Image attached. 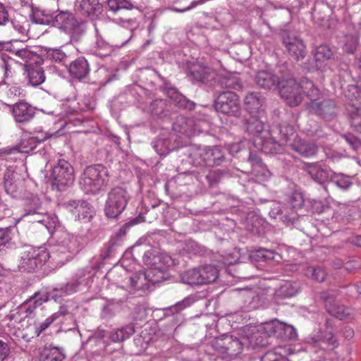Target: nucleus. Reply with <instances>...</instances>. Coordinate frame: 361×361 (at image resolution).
<instances>
[{
  "label": "nucleus",
  "mask_w": 361,
  "mask_h": 361,
  "mask_svg": "<svg viewBox=\"0 0 361 361\" xmlns=\"http://www.w3.org/2000/svg\"><path fill=\"white\" fill-rule=\"evenodd\" d=\"M302 92L305 94L310 99L308 106L314 113L321 116L331 115L334 113V102L331 100L319 102V90L307 78L302 79L299 83H297L295 80H289L288 85L283 86L281 90V97L290 106H296L301 103L303 98Z\"/></svg>",
  "instance_id": "1"
},
{
  "label": "nucleus",
  "mask_w": 361,
  "mask_h": 361,
  "mask_svg": "<svg viewBox=\"0 0 361 361\" xmlns=\"http://www.w3.org/2000/svg\"><path fill=\"white\" fill-rule=\"evenodd\" d=\"M322 342L327 343L329 345L334 346L336 343V339L331 332L326 333L321 340Z\"/></svg>",
  "instance_id": "64"
},
{
  "label": "nucleus",
  "mask_w": 361,
  "mask_h": 361,
  "mask_svg": "<svg viewBox=\"0 0 361 361\" xmlns=\"http://www.w3.org/2000/svg\"><path fill=\"white\" fill-rule=\"evenodd\" d=\"M344 94L350 100H353V99L355 98L361 101V90L355 85H348Z\"/></svg>",
  "instance_id": "54"
},
{
  "label": "nucleus",
  "mask_w": 361,
  "mask_h": 361,
  "mask_svg": "<svg viewBox=\"0 0 361 361\" xmlns=\"http://www.w3.org/2000/svg\"><path fill=\"white\" fill-rule=\"evenodd\" d=\"M209 124L205 121H195L192 119H185L181 117L174 124L173 128L180 133H185L188 135H194L200 133L207 130Z\"/></svg>",
  "instance_id": "13"
},
{
  "label": "nucleus",
  "mask_w": 361,
  "mask_h": 361,
  "mask_svg": "<svg viewBox=\"0 0 361 361\" xmlns=\"http://www.w3.org/2000/svg\"><path fill=\"white\" fill-rule=\"evenodd\" d=\"M53 186L58 190H64L74 181V171L72 166L64 159H59L52 169Z\"/></svg>",
  "instance_id": "10"
},
{
  "label": "nucleus",
  "mask_w": 361,
  "mask_h": 361,
  "mask_svg": "<svg viewBox=\"0 0 361 361\" xmlns=\"http://www.w3.org/2000/svg\"><path fill=\"white\" fill-rule=\"evenodd\" d=\"M153 148L160 156H166L171 151L168 134H164L152 142Z\"/></svg>",
  "instance_id": "37"
},
{
  "label": "nucleus",
  "mask_w": 361,
  "mask_h": 361,
  "mask_svg": "<svg viewBox=\"0 0 361 361\" xmlns=\"http://www.w3.org/2000/svg\"><path fill=\"white\" fill-rule=\"evenodd\" d=\"M247 130L252 134H259L264 130V123L259 116L251 115L247 121Z\"/></svg>",
  "instance_id": "46"
},
{
  "label": "nucleus",
  "mask_w": 361,
  "mask_h": 361,
  "mask_svg": "<svg viewBox=\"0 0 361 361\" xmlns=\"http://www.w3.org/2000/svg\"><path fill=\"white\" fill-rule=\"evenodd\" d=\"M253 166V171L256 176L259 175V170L263 172V176L267 178L270 176V172L263 165L261 159L256 154L250 153L248 159Z\"/></svg>",
  "instance_id": "44"
},
{
  "label": "nucleus",
  "mask_w": 361,
  "mask_h": 361,
  "mask_svg": "<svg viewBox=\"0 0 361 361\" xmlns=\"http://www.w3.org/2000/svg\"><path fill=\"white\" fill-rule=\"evenodd\" d=\"M108 169L102 164L87 167L80 179V186L85 193H97L104 189L109 182Z\"/></svg>",
  "instance_id": "4"
},
{
  "label": "nucleus",
  "mask_w": 361,
  "mask_h": 361,
  "mask_svg": "<svg viewBox=\"0 0 361 361\" xmlns=\"http://www.w3.org/2000/svg\"><path fill=\"white\" fill-rule=\"evenodd\" d=\"M0 90L5 99H14L25 96V90L14 80L4 81V83L0 87Z\"/></svg>",
  "instance_id": "24"
},
{
  "label": "nucleus",
  "mask_w": 361,
  "mask_h": 361,
  "mask_svg": "<svg viewBox=\"0 0 361 361\" xmlns=\"http://www.w3.org/2000/svg\"><path fill=\"white\" fill-rule=\"evenodd\" d=\"M206 147L192 146L189 149V157L192 159V164L195 166L204 165V156Z\"/></svg>",
  "instance_id": "38"
},
{
  "label": "nucleus",
  "mask_w": 361,
  "mask_h": 361,
  "mask_svg": "<svg viewBox=\"0 0 361 361\" xmlns=\"http://www.w3.org/2000/svg\"><path fill=\"white\" fill-rule=\"evenodd\" d=\"M65 207L78 220L89 221L92 210L89 203L82 200H71L64 203Z\"/></svg>",
  "instance_id": "15"
},
{
  "label": "nucleus",
  "mask_w": 361,
  "mask_h": 361,
  "mask_svg": "<svg viewBox=\"0 0 361 361\" xmlns=\"http://www.w3.org/2000/svg\"><path fill=\"white\" fill-rule=\"evenodd\" d=\"M348 109L351 126L357 132L361 133V107L353 104Z\"/></svg>",
  "instance_id": "43"
},
{
  "label": "nucleus",
  "mask_w": 361,
  "mask_h": 361,
  "mask_svg": "<svg viewBox=\"0 0 361 361\" xmlns=\"http://www.w3.org/2000/svg\"><path fill=\"white\" fill-rule=\"evenodd\" d=\"M291 79L295 80L293 78H290L285 80L283 78L281 82H279V78L269 71H260L255 76V82L257 85L268 90L276 88L279 85H280L279 88L281 90L283 86L288 85V81ZM279 92L281 95V90H279Z\"/></svg>",
  "instance_id": "16"
},
{
  "label": "nucleus",
  "mask_w": 361,
  "mask_h": 361,
  "mask_svg": "<svg viewBox=\"0 0 361 361\" xmlns=\"http://www.w3.org/2000/svg\"><path fill=\"white\" fill-rule=\"evenodd\" d=\"M257 257L264 259V260L274 259L275 258V252L264 248H260L257 251Z\"/></svg>",
  "instance_id": "57"
},
{
  "label": "nucleus",
  "mask_w": 361,
  "mask_h": 361,
  "mask_svg": "<svg viewBox=\"0 0 361 361\" xmlns=\"http://www.w3.org/2000/svg\"><path fill=\"white\" fill-rule=\"evenodd\" d=\"M106 4L109 10L114 13L121 9L139 8V4L133 0H107Z\"/></svg>",
  "instance_id": "29"
},
{
  "label": "nucleus",
  "mask_w": 361,
  "mask_h": 361,
  "mask_svg": "<svg viewBox=\"0 0 361 361\" xmlns=\"http://www.w3.org/2000/svg\"><path fill=\"white\" fill-rule=\"evenodd\" d=\"M216 111L238 117L240 115V104L238 96L233 92L225 91L219 94L215 100Z\"/></svg>",
  "instance_id": "11"
},
{
  "label": "nucleus",
  "mask_w": 361,
  "mask_h": 361,
  "mask_svg": "<svg viewBox=\"0 0 361 361\" xmlns=\"http://www.w3.org/2000/svg\"><path fill=\"white\" fill-rule=\"evenodd\" d=\"M205 1L206 0L193 1L191 2L190 6H188L184 8H178L176 7H172V8H170V10L175 11V12L183 13V12L188 11H190V10L194 8L197 5L203 4Z\"/></svg>",
  "instance_id": "61"
},
{
  "label": "nucleus",
  "mask_w": 361,
  "mask_h": 361,
  "mask_svg": "<svg viewBox=\"0 0 361 361\" xmlns=\"http://www.w3.org/2000/svg\"><path fill=\"white\" fill-rule=\"evenodd\" d=\"M48 57L56 62H63L66 59V54L60 49H52L47 51Z\"/></svg>",
  "instance_id": "52"
},
{
  "label": "nucleus",
  "mask_w": 361,
  "mask_h": 361,
  "mask_svg": "<svg viewBox=\"0 0 361 361\" xmlns=\"http://www.w3.org/2000/svg\"><path fill=\"white\" fill-rule=\"evenodd\" d=\"M254 143L258 145V148L264 153L279 154L282 152V142H276L274 138L269 137L262 140L259 136H256Z\"/></svg>",
  "instance_id": "25"
},
{
  "label": "nucleus",
  "mask_w": 361,
  "mask_h": 361,
  "mask_svg": "<svg viewBox=\"0 0 361 361\" xmlns=\"http://www.w3.org/2000/svg\"><path fill=\"white\" fill-rule=\"evenodd\" d=\"M279 133L281 135L280 142L283 145H287L290 147V143L294 142L295 139L298 137L295 133V130L291 126H283L280 127Z\"/></svg>",
  "instance_id": "41"
},
{
  "label": "nucleus",
  "mask_w": 361,
  "mask_h": 361,
  "mask_svg": "<svg viewBox=\"0 0 361 361\" xmlns=\"http://www.w3.org/2000/svg\"><path fill=\"white\" fill-rule=\"evenodd\" d=\"M238 334L239 337L223 335L215 338L212 342L213 348L224 358L233 359L245 347L255 348L264 345L261 326H244Z\"/></svg>",
  "instance_id": "2"
},
{
  "label": "nucleus",
  "mask_w": 361,
  "mask_h": 361,
  "mask_svg": "<svg viewBox=\"0 0 361 361\" xmlns=\"http://www.w3.org/2000/svg\"><path fill=\"white\" fill-rule=\"evenodd\" d=\"M262 361H289L286 357L277 355L273 352H267L262 357Z\"/></svg>",
  "instance_id": "59"
},
{
  "label": "nucleus",
  "mask_w": 361,
  "mask_h": 361,
  "mask_svg": "<svg viewBox=\"0 0 361 361\" xmlns=\"http://www.w3.org/2000/svg\"><path fill=\"white\" fill-rule=\"evenodd\" d=\"M113 51V47L109 43L102 39H98L94 53L99 57H105L111 54Z\"/></svg>",
  "instance_id": "48"
},
{
  "label": "nucleus",
  "mask_w": 361,
  "mask_h": 361,
  "mask_svg": "<svg viewBox=\"0 0 361 361\" xmlns=\"http://www.w3.org/2000/svg\"><path fill=\"white\" fill-rule=\"evenodd\" d=\"M80 7L87 16H97L102 11V4L99 0H82Z\"/></svg>",
  "instance_id": "35"
},
{
  "label": "nucleus",
  "mask_w": 361,
  "mask_h": 361,
  "mask_svg": "<svg viewBox=\"0 0 361 361\" xmlns=\"http://www.w3.org/2000/svg\"><path fill=\"white\" fill-rule=\"evenodd\" d=\"M264 103V98L260 93L252 92L248 93L245 97V105L250 114L258 113L262 114L259 111Z\"/></svg>",
  "instance_id": "27"
},
{
  "label": "nucleus",
  "mask_w": 361,
  "mask_h": 361,
  "mask_svg": "<svg viewBox=\"0 0 361 361\" xmlns=\"http://www.w3.org/2000/svg\"><path fill=\"white\" fill-rule=\"evenodd\" d=\"M323 298L324 300L325 307L327 312L332 316L338 318L340 320L347 319L352 314V310L345 306L339 305L334 297L324 294Z\"/></svg>",
  "instance_id": "19"
},
{
  "label": "nucleus",
  "mask_w": 361,
  "mask_h": 361,
  "mask_svg": "<svg viewBox=\"0 0 361 361\" xmlns=\"http://www.w3.org/2000/svg\"><path fill=\"white\" fill-rule=\"evenodd\" d=\"M130 200L127 190L117 187L108 193L105 205V214L109 218H117L125 209Z\"/></svg>",
  "instance_id": "8"
},
{
  "label": "nucleus",
  "mask_w": 361,
  "mask_h": 361,
  "mask_svg": "<svg viewBox=\"0 0 361 361\" xmlns=\"http://www.w3.org/2000/svg\"><path fill=\"white\" fill-rule=\"evenodd\" d=\"M14 56L24 62L23 75L27 85L37 87L42 84L46 79L43 68L40 65V58L38 54L30 49L13 47L9 49Z\"/></svg>",
  "instance_id": "3"
},
{
  "label": "nucleus",
  "mask_w": 361,
  "mask_h": 361,
  "mask_svg": "<svg viewBox=\"0 0 361 361\" xmlns=\"http://www.w3.org/2000/svg\"><path fill=\"white\" fill-rule=\"evenodd\" d=\"M205 152L207 153V155L204 157L205 166H219L224 160V154L217 147H206Z\"/></svg>",
  "instance_id": "28"
},
{
  "label": "nucleus",
  "mask_w": 361,
  "mask_h": 361,
  "mask_svg": "<svg viewBox=\"0 0 361 361\" xmlns=\"http://www.w3.org/2000/svg\"><path fill=\"white\" fill-rule=\"evenodd\" d=\"M141 276L145 280L152 283H157L165 279V274L163 270L157 267L147 269Z\"/></svg>",
  "instance_id": "39"
},
{
  "label": "nucleus",
  "mask_w": 361,
  "mask_h": 361,
  "mask_svg": "<svg viewBox=\"0 0 361 361\" xmlns=\"http://www.w3.org/2000/svg\"><path fill=\"white\" fill-rule=\"evenodd\" d=\"M56 320V315H51L47 318L44 322L40 324L39 328L37 329V336L43 331L47 329Z\"/></svg>",
  "instance_id": "62"
},
{
  "label": "nucleus",
  "mask_w": 361,
  "mask_h": 361,
  "mask_svg": "<svg viewBox=\"0 0 361 361\" xmlns=\"http://www.w3.org/2000/svg\"><path fill=\"white\" fill-rule=\"evenodd\" d=\"M353 176L333 171L329 180L341 190H347L353 185Z\"/></svg>",
  "instance_id": "34"
},
{
  "label": "nucleus",
  "mask_w": 361,
  "mask_h": 361,
  "mask_svg": "<svg viewBox=\"0 0 361 361\" xmlns=\"http://www.w3.org/2000/svg\"><path fill=\"white\" fill-rule=\"evenodd\" d=\"M21 255L19 267L27 271H32L42 267L49 259V251L43 247H26Z\"/></svg>",
  "instance_id": "9"
},
{
  "label": "nucleus",
  "mask_w": 361,
  "mask_h": 361,
  "mask_svg": "<svg viewBox=\"0 0 361 361\" xmlns=\"http://www.w3.org/2000/svg\"><path fill=\"white\" fill-rule=\"evenodd\" d=\"M305 274L307 277H310L312 279L319 282H322L324 280L326 275L325 271L320 267H307L305 271Z\"/></svg>",
  "instance_id": "47"
},
{
  "label": "nucleus",
  "mask_w": 361,
  "mask_h": 361,
  "mask_svg": "<svg viewBox=\"0 0 361 361\" xmlns=\"http://www.w3.org/2000/svg\"><path fill=\"white\" fill-rule=\"evenodd\" d=\"M357 44V38L355 36L347 37V42L344 45V50L349 54H352L356 49Z\"/></svg>",
  "instance_id": "55"
},
{
  "label": "nucleus",
  "mask_w": 361,
  "mask_h": 361,
  "mask_svg": "<svg viewBox=\"0 0 361 361\" xmlns=\"http://www.w3.org/2000/svg\"><path fill=\"white\" fill-rule=\"evenodd\" d=\"M16 59H13L11 56H6L3 55L1 57L2 63H1V68H2L4 73V81L13 80V77L15 74V70L13 67L15 61L23 63L21 59H19L18 57L15 56Z\"/></svg>",
  "instance_id": "30"
},
{
  "label": "nucleus",
  "mask_w": 361,
  "mask_h": 361,
  "mask_svg": "<svg viewBox=\"0 0 361 361\" xmlns=\"http://www.w3.org/2000/svg\"><path fill=\"white\" fill-rule=\"evenodd\" d=\"M12 23V25L13 27V28L20 35H25L27 34V23L26 22H24V23H21L20 21H18V20H13L11 22Z\"/></svg>",
  "instance_id": "58"
},
{
  "label": "nucleus",
  "mask_w": 361,
  "mask_h": 361,
  "mask_svg": "<svg viewBox=\"0 0 361 361\" xmlns=\"http://www.w3.org/2000/svg\"><path fill=\"white\" fill-rule=\"evenodd\" d=\"M218 277L219 269L215 266L207 264L185 271L181 275V281L191 286L204 285L216 281Z\"/></svg>",
  "instance_id": "7"
},
{
  "label": "nucleus",
  "mask_w": 361,
  "mask_h": 361,
  "mask_svg": "<svg viewBox=\"0 0 361 361\" xmlns=\"http://www.w3.org/2000/svg\"><path fill=\"white\" fill-rule=\"evenodd\" d=\"M298 211L291 209V205L285 202L283 205L279 204L273 207L270 214L274 219H279L286 224H293L297 219Z\"/></svg>",
  "instance_id": "20"
},
{
  "label": "nucleus",
  "mask_w": 361,
  "mask_h": 361,
  "mask_svg": "<svg viewBox=\"0 0 361 361\" xmlns=\"http://www.w3.org/2000/svg\"><path fill=\"white\" fill-rule=\"evenodd\" d=\"M286 202H287L289 206L291 205V209H295L298 211L303 206V196L300 192H293L290 196L288 197Z\"/></svg>",
  "instance_id": "50"
},
{
  "label": "nucleus",
  "mask_w": 361,
  "mask_h": 361,
  "mask_svg": "<svg viewBox=\"0 0 361 361\" xmlns=\"http://www.w3.org/2000/svg\"><path fill=\"white\" fill-rule=\"evenodd\" d=\"M332 55L331 49L326 45L322 44L316 48L314 56L317 61L328 60Z\"/></svg>",
  "instance_id": "49"
},
{
  "label": "nucleus",
  "mask_w": 361,
  "mask_h": 361,
  "mask_svg": "<svg viewBox=\"0 0 361 361\" xmlns=\"http://www.w3.org/2000/svg\"><path fill=\"white\" fill-rule=\"evenodd\" d=\"M41 210V202L37 196H32L29 200L25 209L24 217L34 216L33 223H37L49 233H53L59 224V220L55 215L49 216Z\"/></svg>",
  "instance_id": "6"
},
{
  "label": "nucleus",
  "mask_w": 361,
  "mask_h": 361,
  "mask_svg": "<svg viewBox=\"0 0 361 361\" xmlns=\"http://www.w3.org/2000/svg\"><path fill=\"white\" fill-rule=\"evenodd\" d=\"M298 287L296 283L283 282L275 292L276 298H291L297 294Z\"/></svg>",
  "instance_id": "31"
},
{
  "label": "nucleus",
  "mask_w": 361,
  "mask_h": 361,
  "mask_svg": "<svg viewBox=\"0 0 361 361\" xmlns=\"http://www.w3.org/2000/svg\"><path fill=\"white\" fill-rule=\"evenodd\" d=\"M65 356L58 348L45 349L40 355L39 361H62Z\"/></svg>",
  "instance_id": "42"
},
{
  "label": "nucleus",
  "mask_w": 361,
  "mask_h": 361,
  "mask_svg": "<svg viewBox=\"0 0 361 361\" xmlns=\"http://www.w3.org/2000/svg\"><path fill=\"white\" fill-rule=\"evenodd\" d=\"M66 124L67 121L63 122L61 126V129L58 131L54 132L53 133L41 131L35 136L23 138L18 146L19 152L25 154L30 153L36 148L38 144L45 141L49 137L61 135L62 133H60V130L64 128Z\"/></svg>",
  "instance_id": "12"
},
{
  "label": "nucleus",
  "mask_w": 361,
  "mask_h": 361,
  "mask_svg": "<svg viewBox=\"0 0 361 361\" xmlns=\"http://www.w3.org/2000/svg\"><path fill=\"white\" fill-rule=\"evenodd\" d=\"M11 113L16 123H27L33 118L35 109L27 102L21 101L13 106Z\"/></svg>",
  "instance_id": "18"
},
{
  "label": "nucleus",
  "mask_w": 361,
  "mask_h": 361,
  "mask_svg": "<svg viewBox=\"0 0 361 361\" xmlns=\"http://www.w3.org/2000/svg\"><path fill=\"white\" fill-rule=\"evenodd\" d=\"M283 326L284 324L283 323L280 322L277 319H274L269 322L265 323V326L264 329L267 330L270 329L271 333H275L276 331V328H281Z\"/></svg>",
  "instance_id": "63"
},
{
  "label": "nucleus",
  "mask_w": 361,
  "mask_h": 361,
  "mask_svg": "<svg viewBox=\"0 0 361 361\" xmlns=\"http://www.w3.org/2000/svg\"><path fill=\"white\" fill-rule=\"evenodd\" d=\"M121 310V302L119 300H111L107 301L103 307L101 317L105 319H110Z\"/></svg>",
  "instance_id": "36"
},
{
  "label": "nucleus",
  "mask_w": 361,
  "mask_h": 361,
  "mask_svg": "<svg viewBox=\"0 0 361 361\" xmlns=\"http://www.w3.org/2000/svg\"><path fill=\"white\" fill-rule=\"evenodd\" d=\"M135 333L133 325L129 324L116 330L111 335V339L114 342H120L128 338Z\"/></svg>",
  "instance_id": "40"
},
{
  "label": "nucleus",
  "mask_w": 361,
  "mask_h": 361,
  "mask_svg": "<svg viewBox=\"0 0 361 361\" xmlns=\"http://www.w3.org/2000/svg\"><path fill=\"white\" fill-rule=\"evenodd\" d=\"M290 147L300 155L305 158L311 157L317 152V146L312 142L300 139L299 137L290 143Z\"/></svg>",
  "instance_id": "22"
},
{
  "label": "nucleus",
  "mask_w": 361,
  "mask_h": 361,
  "mask_svg": "<svg viewBox=\"0 0 361 361\" xmlns=\"http://www.w3.org/2000/svg\"><path fill=\"white\" fill-rule=\"evenodd\" d=\"M221 84L225 85L228 88L238 89L240 87L239 81L235 78V77L233 76L223 78Z\"/></svg>",
  "instance_id": "56"
},
{
  "label": "nucleus",
  "mask_w": 361,
  "mask_h": 361,
  "mask_svg": "<svg viewBox=\"0 0 361 361\" xmlns=\"http://www.w3.org/2000/svg\"><path fill=\"white\" fill-rule=\"evenodd\" d=\"M90 71L89 64L83 57H80L73 61L69 66L70 74L78 79L85 78Z\"/></svg>",
  "instance_id": "26"
},
{
  "label": "nucleus",
  "mask_w": 361,
  "mask_h": 361,
  "mask_svg": "<svg viewBox=\"0 0 361 361\" xmlns=\"http://www.w3.org/2000/svg\"><path fill=\"white\" fill-rule=\"evenodd\" d=\"M191 74L196 80L207 82L209 80L212 73L209 68L195 66L193 69L191 70Z\"/></svg>",
  "instance_id": "45"
},
{
  "label": "nucleus",
  "mask_w": 361,
  "mask_h": 361,
  "mask_svg": "<svg viewBox=\"0 0 361 361\" xmlns=\"http://www.w3.org/2000/svg\"><path fill=\"white\" fill-rule=\"evenodd\" d=\"M32 19L37 24L53 25L54 15L49 11L36 8L32 11Z\"/></svg>",
  "instance_id": "33"
},
{
  "label": "nucleus",
  "mask_w": 361,
  "mask_h": 361,
  "mask_svg": "<svg viewBox=\"0 0 361 361\" xmlns=\"http://www.w3.org/2000/svg\"><path fill=\"white\" fill-rule=\"evenodd\" d=\"M76 285L74 283L67 284L64 287H61L60 289L56 288L54 290L51 298L56 300V297H61L63 293L71 294L76 291Z\"/></svg>",
  "instance_id": "51"
},
{
  "label": "nucleus",
  "mask_w": 361,
  "mask_h": 361,
  "mask_svg": "<svg viewBox=\"0 0 361 361\" xmlns=\"http://www.w3.org/2000/svg\"><path fill=\"white\" fill-rule=\"evenodd\" d=\"M282 41L287 51L296 60L303 59L305 56V46L302 40L295 35L284 32Z\"/></svg>",
  "instance_id": "14"
},
{
  "label": "nucleus",
  "mask_w": 361,
  "mask_h": 361,
  "mask_svg": "<svg viewBox=\"0 0 361 361\" xmlns=\"http://www.w3.org/2000/svg\"><path fill=\"white\" fill-rule=\"evenodd\" d=\"M9 20V15L7 8L0 1V25H4Z\"/></svg>",
  "instance_id": "60"
},
{
  "label": "nucleus",
  "mask_w": 361,
  "mask_h": 361,
  "mask_svg": "<svg viewBox=\"0 0 361 361\" xmlns=\"http://www.w3.org/2000/svg\"><path fill=\"white\" fill-rule=\"evenodd\" d=\"M53 25L69 33L81 30V25L73 15L68 11H61L54 16Z\"/></svg>",
  "instance_id": "17"
},
{
  "label": "nucleus",
  "mask_w": 361,
  "mask_h": 361,
  "mask_svg": "<svg viewBox=\"0 0 361 361\" xmlns=\"http://www.w3.org/2000/svg\"><path fill=\"white\" fill-rule=\"evenodd\" d=\"M332 171L319 163L310 164L307 166V173L311 178L319 184L330 180Z\"/></svg>",
  "instance_id": "23"
},
{
  "label": "nucleus",
  "mask_w": 361,
  "mask_h": 361,
  "mask_svg": "<svg viewBox=\"0 0 361 361\" xmlns=\"http://www.w3.org/2000/svg\"><path fill=\"white\" fill-rule=\"evenodd\" d=\"M19 174L12 168H8L4 173V187L6 192L11 196L16 197L20 185Z\"/></svg>",
  "instance_id": "21"
},
{
  "label": "nucleus",
  "mask_w": 361,
  "mask_h": 361,
  "mask_svg": "<svg viewBox=\"0 0 361 361\" xmlns=\"http://www.w3.org/2000/svg\"><path fill=\"white\" fill-rule=\"evenodd\" d=\"M196 301V297L195 295H189L185 298L183 300L177 302L174 306L171 307V309L175 310L176 312L180 311L184 308L190 306Z\"/></svg>",
  "instance_id": "53"
},
{
  "label": "nucleus",
  "mask_w": 361,
  "mask_h": 361,
  "mask_svg": "<svg viewBox=\"0 0 361 361\" xmlns=\"http://www.w3.org/2000/svg\"><path fill=\"white\" fill-rule=\"evenodd\" d=\"M49 300L47 293H35L32 298L27 300L25 304V312L27 316L33 313L34 310L39 307L44 302Z\"/></svg>",
  "instance_id": "32"
},
{
  "label": "nucleus",
  "mask_w": 361,
  "mask_h": 361,
  "mask_svg": "<svg viewBox=\"0 0 361 361\" xmlns=\"http://www.w3.org/2000/svg\"><path fill=\"white\" fill-rule=\"evenodd\" d=\"M79 243L77 238L70 233H63L56 244L49 252V259L57 265L62 266L70 261L73 255L78 252Z\"/></svg>",
  "instance_id": "5"
}]
</instances>
